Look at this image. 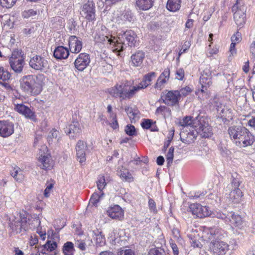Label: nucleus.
I'll use <instances>...</instances> for the list:
<instances>
[{
    "label": "nucleus",
    "mask_w": 255,
    "mask_h": 255,
    "mask_svg": "<svg viewBox=\"0 0 255 255\" xmlns=\"http://www.w3.org/2000/svg\"><path fill=\"white\" fill-rule=\"evenodd\" d=\"M156 76L154 72H151L145 75L142 81L137 87H133L130 88L128 85L122 83L117 84L114 87L109 89V93L113 97L120 98L122 100L130 99L132 98L135 93L142 89L146 88L150 85V82Z\"/></svg>",
    "instance_id": "nucleus-1"
},
{
    "label": "nucleus",
    "mask_w": 255,
    "mask_h": 255,
    "mask_svg": "<svg viewBox=\"0 0 255 255\" xmlns=\"http://www.w3.org/2000/svg\"><path fill=\"white\" fill-rule=\"evenodd\" d=\"M43 75H27L20 81V87L25 91L32 95H37L42 90Z\"/></svg>",
    "instance_id": "nucleus-2"
},
{
    "label": "nucleus",
    "mask_w": 255,
    "mask_h": 255,
    "mask_svg": "<svg viewBox=\"0 0 255 255\" xmlns=\"http://www.w3.org/2000/svg\"><path fill=\"white\" fill-rule=\"evenodd\" d=\"M213 218L221 219L225 223H229L231 225L236 227L241 228L243 224L241 217L233 212L216 211L213 214Z\"/></svg>",
    "instance_id": "nucleus-3"
},
{
    "label": "nucleus",
    "mask_w": 255,
    "mask_h": 255,
    "mask_svg": "<svg viewBox=\"0 0 255 255\" xmlns=\"http://www.w3.org/2000/svg\"><path fill=\"white\" fill-rule=\"evenodd\" d=\"M247 6L239 0L233 5L232 10L235 11L234 14V20L240 28H242L246 21Z\"/></svg>",
    "instance_id": "nucleus-4"
},
{
    "label": "nucleus",
    "mask_w": 255,
    "mask_h": 255,
    "mask_svg": "<svg viewBox=\"0 0 255 255\" xmlns=\"http://www.w3.org/2000/svg\"><path fill=\"white\" fill-rule=\"evenodd\" d=\"M229 245L221 240H212L209 245L208 251L213 255H225L229 250Z\"/></svg>",
    "instance_id": "nucleus-5"
},
{
    "label": "nucleus",
    "mask_w": 255,
    "mask_h": 255,
    "mask_svg": "<svg viewBox=\"0 0 255 255\" xmlns=\"http://www.w3.org/2000/svg\"><path fill=\"white\" fill-rule=\"evenodd\" d=\"M195 127L197 128V133L203 138H209L213 134L212 127L204 117L199 118L198 124Z\"/></svg>",
    "instance_id": "nucleus-6"
},
{
    "label": "nucleus",
    "mask_w": 255,
    "mask_h": 255,
    "mask_svg": "<svg viewBox=\"0 0 255 255\" xmlns=\"http://www.w3.org/2000/svg\"><path fill=\"white\" fill-rule=\"evenodd\" d=\"M9 63L10 67L17 74L22 72L24 61L20 54L18 51H14L9 58Z\"/></svg>",
    "instance_id": "nucleus-7"
},
{
    "label": "nucleus",
    "mask_w": 255,
    "mask_h": 255,
    "mask_svg": "<svg viewBox=\"0 0 255 255\" xmlns=\"http://www.w3.org/2000/svg\"><path fill=\"white\" fill-rule=\"evenodd\" d=\"M30 67L35 70L43 72L49 68L48 60L44 57L39 55H35L29 60Z\"/></svg>",
    "instance_id": "nucleus-8"
},
{
    "label": "nucleus",
    "mask_w": 255,
    "mask_h": 255,
    "mask_svg": "<svg viewBox=\"0 0 255 255\" xmlns=\"http://www.w3.org/2000/svg\"><path fill=\"white\" fill-rule=\"evenodd\" d=\"M113 35L105 26H102L100 28L96 30L94 36V41L96 43H104L107 41L109 44H112L114 42L112 40Z\"/></svg>",
    "instance_id": "nucleus-9"
},
{
    "label": "nucleus",
    "mask_w": 255,
    "mask_h": 255,
    "mask_svg": "<svg viewBox=\"0 0 255 255\" xmlns=\"http://www.w3.org/2000/svg\"><path fill=\"white\" fill-rule=\"evenodd\" d=\"M189 211L197 217L202 218L208 216L213 218V214L209 210L208 207L203 206L200 204L194 203L190 205L189 208Z\"/></svg>",
    "instance_id": "nucleus-10"
},
{
    "label": "nucleus",
    "mask_w": 255,
    "mask_h": 255,
    "mask_svg": "<svg viewBox=\"0 0 255 255\" xmlns=\"http://www.w3.org/2000/svg\"><path fill=\"white\" fill-rule=\"evenodd\" d=\"M95 6L93 2L88 1L82 6L80 14L88 21H92L95 19Z\"/></svg>",
    "instance_id": "nucleus-11"
},
{
    "label": "nucleus",
    "mask_w": 255,
    "mask_h": 255,
    "mask_svg": "<svg viewBox=\"0 0 255 255\" xmlns=\"http://www.w3.org/2000/svg\"><path fill=\"white\" fill-rule=\"evenodd\" d=\"M14 110L19 114L24 116L25 118L30 119L33 121H36V115L34 111L28 106L23 104H14Z\"/></svg>",
    "instance_id": "nucleus-12"
},
{
    "label": "nucleus",
    "mask_w": 255,
    "mask_h": 255,
    "mask_svg": "<svg viewBox=\"0 0 255 255\" xmlns=\"http://www.w3.org/2000/svg\"><path fill=\"white\" fill-rule=\"evenodd\" d=\"M14 125L8 121H0V136L7 137L13 133Z\"/></svg>",
    "instance_id": "nucleus-13"
},
{
    "label": "nucleus",
    "mask_w": 255,
    "mask_h": 255,
    "mask_svg": "<svg viewBox=\"0 0 255 255\" xmlns=\"http://www.w3.org/2000/svg\"><path fill=\"white\" fill-rule=\"evenodd\" d=\"M246 128L242 126H232L229 128L228 133L230 138L234 140L236 145L241 139L245 131H246Z\"/></svg>",
    "instance_id": "nucleus-14"
},
{
    "label": "nucleus",
    "mask_w": 255,
    "mask_h": 255,
    "mask_svg": "<svg viewBox=\"0 0 255 255\" xmlns=\"http://www.w3.org/2000/svg\"><path fill=\"white\" fill-rule=\"evenodd\" d=\"M90 62V56L86 53H80L74 62L75 68L79 71H83Z\"/></svg>",
    "instance_id": "nucleus-15"
},
{
    "label": "nucleus",
    "mask_w": 255,
    "mask_h": 255,
    "mask_svg": "<svg viewBox=\"0 0 255 255\" xmlns=\"http://www.w3.org/2000/svg\"><path fill=\"white\" fill-rule=\"evenodd\" d=\"M119 35L120 40H123L124 42L125 40H126L129 46L132 47L135 46L136 35L133 31L129 30L126 31H122L119 33Z\"/></svg>",
    "instance_id": "nucleus-16"
},
{
    "label": "nucleus",
    "mask_w": 255,
    "mask_h": 255,
    "mask_svg": "<svg viewBox=\"0 0 255 255\" xmlns=\"http://www.w3.org/2000/svg\"><path fill=\"white\" fill-rule=\"evenodd\" d=\"M255 141V137L247 128L246 131L243 134L241 139L237 143L236 145L240 147H246L252 145Z\"/></svg>",
    "instance_id": "nucleus-17"
},
{
    "label": "nucleus",
    "mask_w": 255,
    "mask_h": 255,
    "mask_svg": "<svg viewBox=\"0 0 255 255\" xmlns=\"http://www.w3.org/2000/svg\"><path fill=\"white\" fill-rule=\"evenodd\" d=\"M68 44L69 49L72 53H78L82 49V42L80 38L75 35L69 37Z\"/></svg>",
    "instance_id": "nucleus-18"
},
{
    "label": "nucleus",
    "mask_w": 255,
    "mask_h": 255,
    "mask_svg": "<svg viewBox=\"0 0 255 255\" xmlns=\"http://www.w3.org/2000/svg\"><path fill=\"white\" fill-rule=\"evenodd\" d=\"M87 149L86 143L82 140H79L76 146L77 160L81 163L86 161V150Z\"/></svg>",
    "instance_id": "nucleus-19"
},
{
    "label": "nucleus",
    "mask_w": 255,
    "mask_h": 255,
    "mask_svg": "<svg viewBox=\"0 0 255 255\" xmlns=\"http://www.w3.org/2000/svg\"><path fill=\"white\" fill-rule=\"evenodd\" d=\"M178 91H169L166 94L163 102L168 106H174L177 104L180 98Z\"/></svg>",
    "instance_id": "nucleus-20"
},
{
    "label": "nucleus",
    "mask_w": 255,
    "mask_h": 255,
    "mask_svg": "<svg viewBox=\"0 0 255 255\" xmlns=\"http://www.w3.org/2000/svg\"><path fill=\"white\" fill-rule=\"evenodd\" d=\"M38 161L39 166L43 169L49 170L53 166V161L49 154H41Z\"/></svg>",
    "instance_id": "nucleus-21"
},
{
    "label": "nucleus",
    "mask_w": 255,
    "mask_h": 255,
    "mask_svg": "<svg viewBox=\"0 0 255 255\" xmlns=\"http://www.w3.org/2000/svg\"><path fill=\"white\" fill-rule=\"evenodd\" d=\"M197 134L196 130H190L189 132L182 130L180 133V137L182 142L186 144H190L196 139Z\"/></svg>",
    "instance_id": "nucleus-22"
},
{
    "label": "nucleus",
    "mask_w": 255,
    "mask_h": 255,
    "mask_svg": "<svg viewBox=\"0 0 255 255\" xmlns=\"http://www.w3.org/2000/svg\"><path fill=\"white\" fill-rule=\"evenodd\" d=\"M11 74L3 67L0 66V84H1L6 90L10 91L12 90L9 84L6 82L10 79Z\"/></svg>",
    "instance_id": "nucleus-23"
},
{
    "label": "nucleus",
    "mask_w": 255,
    "mask_h": 255,
    "mask_svg": "<svg viewBox=\"0 0 255 255\" xmlns=\"http://www.w3.org/2000/svg\"><path fill=\"white\" fill-rule=\"evenodd\" d=\"M212 74L209 69L206 68L201 74L200 78V83L202 88H207L212 84Z\"/></svg>",
    "instance_id": "nucleus-24"
},
{
    "label": "nucleus",
    "mask_w": 255,
    "mask_h": 255,
    "mask_svg": "<svg viewBox=\"0 0 255 255\" xmlns=\"http://www.w3.org/2000/svg\"><path fill=\"white\" fill-rule=\"evenodd\" d=\"M243 196V193L240 189H232L230 193L227 196L230 203L237 204L240 202Z\"/></svg>",
    "instance_id": "nucleus-25"
},
{
    "label": "nucleus",
    "mask_w": 255,
    "mask_h": 255,
    "mask_svg": "<svg viewBox=\"0 0 255 255\" xmlns=\"http://www.w3.org/2000/svg\"><path fill=\"white\" fill-rule=\"evenodd\" d=\"M112 40L113 41L112 44H110L112 45V50L114 52L117 53L118 56H121V53L125 49V44L123 40H120L119 36L118 38L112 36Z\"/></svg>",
    "instance_id": "nucleus-26"
},
{
    "label": "nucleus",
    "mask_w": 255,
    "mask_h": 255,
    "mask_svg": "<svg viewBox=\"0 0 255 255\" xmlns=\"http://www.w3.org/2000/svg\"><path fill=\"white\" fill-rule=\"evenodd\" d=\"M144 58V52L142 51L138 50L131 55L130 56V62L133 66L139 67L142 65Z\"/></svg>",
    "instance_id": "nucleus-27"
},
{
    "label": "nucleus",
    "mask_w": 255,
    "mask_h": 255,
    "mask_svg": "<svg viewBox=\"0 0 255 255\" xmlns=\"http://www.w3.org/2000/svg\"><path fill=\"white\" fill-rule=\"evenodd\" d=\"M69 55V49L63 46L57 47L53 53L54 57L57 59H65L68 58Z\"/></svg>",
    "instance_id": "nucleus-28"
},
{
    "label": "nucleus",
    "mask_w": 255,
    "mask_h": 255,
    "mask_svg": "<svg viewBox=\"0 0 255 255\" xmlns=\"http://www.w3.org/2000/svg\"><path fill=\"white\" fill-rule=\"evenodd\" d=\"M109 216L112 219L121 220L124 216V213L119 205H115L107 211Z\"/></svg>",
    "instance_id": "nucleus-29"
},
{
    "label": "nucleus",
    "mask_w": 255,
    "mask_h": 255,
    "mask_svg": "<svg viewBox=\"0 0 255 255\" xmlns=\"http://www.w3.org/2000/svg\"><path fill=\"white\" fill-rule=\"evenodd\" d=\"M218 233V231L215 228H207L204 229L203 232V237L205 239L212 241L216 239V236Z\"/></svg>",
    "instance_id": "nucleus-30"
},
{
    "label": "nucleus",
    "mask_w": 255,
    "mask_h": 255,
    "mask_svg": "<svg viewBox=\"0 0 255 255\" xmlns=\"http://www.w3.org/2000/svg\"><path fill=\"white\" fill-rule=\"evenodd\" d=\"M154 0H136V5L142 10L150 9L153 5Z\"/></svg>",
    "instance_id": "nucleus-31"
},
{
    "label": "nucleus",
    "mask_w": 255,
    "mask_h": 255,
    "mask_svg": "<svg viewBox=\"0 0 255 255\" xmlns=\"http://www.w3.org/2000/svg\"><path fill=\"white\" fill-rule=\"evenodd\" d=\"M181 2L182 0H168L166 8L170 11H177L180 8Z\"/></svg>",
    "instance_id": "nucleus-32"
},
{
    "label": "nucleus",
    "mask_w": 255,
    "mask_h": 255,
    "mask_svg": "<svg viewBox=\"0 0 255 255\" xmlns=\"http://www.w3.org/2000/svg\"><path fill=\"white\" fill-rule=\"evenodd\" d=\"M93 233L95 236L94 239L97 246L102 247L105 245L106 239L101 231L96 229L93 231Z\"/></svg>",
    "instance_id": "nucleus-33"
},
{
    "label": "nucleus",
    "mask_w": 255,
    "mask_h": 255,
    "mask_svg": "<svg viewBox=\"0 0 255 255\" xmlns=\"http://www.w3.org/2000/svg\"><path fill=\"white\" fill-rule=\"evenodd\" d=\"M10 174L18 182H21L24 178L22 170L17 166H15L10 171Z\"/></svg>",
    "instance_id": "nucleus-34"
},
{
    "label": "nucleus",
    "mask_w": 255,
    "mask_h": 255,
    "mask_svg": "<svg viewBox=\"0 0 255 255\" xmlns=\"http://www.w3.org/2000/svg\"><path fill=\"white\" fill-rule=\"evenodd\" d=\"M195 124L193 117L186 116L179 121V124L180 126L185 127L187 126L194 127Z\"/></svg>",
    "instance_id": "nucleus-35"
},
{
    "label": "nucleus",
    "mask_w": 255,
    "mask_h": 255,
    "mask_svg": "<svg viewBox=\"0 0 255 255\" xmlns=\"http://www.w3.org/2000/svg\"><path fill=\"white\" fill-rule=\"evenodd\" d=\"M62 251L63 254H68V255H73L75 251L74 244L71 242H66L63 247Z\"/></svg>",
    "instance_id": "nucleus-36"
},
{
    "label": "nucleus",
    "mask_w": 255,
    "mask_h": 255,
    "mask_svg": "<svg viewBox=\"0 0 255 255\" xmlns=\"http://www.w3.org/2000/svg\"><path fill=\"white\" fill-rule=\"evenodd\" d=\"M241 181L240 176L236 173L232 175L231 185L232 189H236L239 188L240 185Z\"/></svg>",
    "instance_id": "nucleus-37"
},
{
    "label": "nucleus",
    "mask_w": 255,
    "mask_h": 255,
    "mask_svg": "<svg viewBox=\"0 0 255 255\" xmlns=\"http://www.w3.org/2000/svg\"><path fill=\"white\" fill-rule=\"evenodd\" d=\"M68 134L74 133L77 134L81 132V129L79 128V124L77 122H73L70 125L68 128V130L67 131Z\"/></svg>",
    "instance_id": "nucleus-38"
},
{
    "label": "nucleus",
    "mask_w": 255,
    "mask_h": 255,
    "mask_svg": "<svg viewBox=\"0 0 255 255\" xmlns=\"http://www.w3.org/2000/svg\"><path fill=\"white\" fill-rule=\"evenodd\" d=\"M40 223L41 222L38 218L31 219L30 220L28 219V230H34L38 228L40 225Z\"/></svg>",
    "instance_id": "nucleus-39"
},
{
    "label": "nucleus",
    "mask_w": 255,
    "mask_h": 255,
    "mask_svg": "<svg viewBox=\"0 0 255 255\" xmlns=\"http://www.w3.org/2000/svg\"><path fill=\"white\" fill-rule=\"evenodd\" d=\"M221 118L225 119L226 121H229L233 119V115L231 111L228 110L227 108H224L222 109L220 113Z\"/></svg>",
    "instance_id": "nucleus-40"
},
{
    "label": "nucleus",
    "mask_w": 255,
    "mask_h": 255,
    "mask_svg": "<svg viewBox=\"0 0 255 255\" xmlns=\"http://www.w3.org/2000/svg\"><path fill=\"white\" fill-rule=\"evenodd\" d=\"M100 194L97 193H94L92 195L90 200V203L92 204H93L94 206H96L97 204L99 202L100 199L103 197L104 194L102 191L101 192H100Z\"/></svg>",
    "instance_id": "nucleus-41"
},
{
    "label": "nucleus",
    "mask_w": 255,
    "mask_h": 255,
    "mask_svg": "<svg viewBox=\"0 0 255 255\" xmlns=\"http://www.w3.org/2000/svg\"><path fill=\"white\" fill-rule=\"evenodd\" d=\"M57 243L56 242L51 241H47L46 243L42 245L41 248H43L44 249H46L48 251L52 252L55 250L57 248Z\"/></svg>",
    "instance_id": "nucleus-42"
},
{
    "label": "nucleus",
    "mask_w": 255,
    "mask_h": 255,
    "mask_svg": "<svg viewBox=\"0 0 255 255\" xmlns=\"http://www.w3.org/2000/svg\"><path fill=\"white\" fill-rule=\"evenodd\" d=\"M106 185V183L104 176L103 175H100L98 177V181H97V186L100 192L102 191Z\"/></svg>",
    "instance_id": "nucleus-43"
},
{
    "label": "nucleus",
    "mask_w": 255,
    "mask_h": 255,
    "mask_svg": "<svg viewBox=\"0 0 255 255\" xmlns=\"http://www.w3.org/2000/svg\"><path fill=\"white\" fill-rule=\"evenodd\" d=\"M120 177L123 180L127 181H130L132 178L131 175L128 171L120 170L118 172Z\"/></svg>",
    "instance_id": "nucleus-44"
},
{
    "label": "nucleus",
    "mask_w": 255,
    "mask_h": 255,
    "mask_svg": "<svg viewBox=\"0 0 255 255\" xmlns=\"http://www.w3.org/2000/svg\"><path fill=\"white\" fill-rule=\"evenodd\" d=\"M111 119L110 126L114 129H116L119 128V124L117 121L116 114H112L110 116Z\"/></svg>",
    "instance_id": "nucleus-45"
},
{
    "label": "nucleus",
    "mask_w": 255,
    "mask_h": 255,
    "mask_svg": "<svg viewBox=\"0 0 255 255\" xmlns=\"http://www.w3.org/2000/svg\"><path fill=\"white\" fill-rule=\"evenodd\" d=\"M17 0H0V5L6 8H10L15 3Z\"/></svg>",
    "instance_id": "nucleus-46"
},
{
    "label": "nucleus",
    "mask_w": 255,
    "mask_h": 255,
    "mask_svg": "<svg viewBox=\"0 0 255 255\" xmlns=\"http://www.w3.org/2000/svg\"><path fill=\"white\" fill-rule=\"evenodd\" d=\"M149 255H166L165 251L161 248H153L150 250Z\"/></svg>",
    "instance_id": "nucleus-47"
},
{
    "label": "nucleus",
    "mask_w": 255,
    "mask_h": 255,
    "mask_svg": "<svg viewBox=\"0 0 255 255\" xmlns=\"http://www.w3.org/2000/svg\"><path fill=\"white\" fill-rule=\"evenodd\" d=\"M125 132L130 136H133L136 134V130L135 127L132 125H127L125 128Z\"/></svg>",
    "instance_id": "nucleus-48"
},
{
    "label": "nucleus",
    "mask_w": 255,
    "mask_h": 255,
    "mask_svg": "<svg viewBox=\"0 0 255 255\" xmlns=\"http://www.w3.org/2000/svg\"><path fill=\"white\" fill-rule=\"evenodd\" d=\"M11 226L12 228L14 230L19 232L21 231L22 230V226H21V217L20 218V219H17L16 221H13L11 223Z\"/></svg>",
    "instance_id": "nucleus-49"
},
{
    "label": "nucleus",
    "mask_w": 255,
    "mask_h": 255,
    "mask_svg": "<svg viewBox=\"0 0 255 255\" xmlns=\"http://www.w3.org/2000/svg\"><path fill=\"white\" fill-rule=\"evenodd\" d=\"M59 134V131L55 129H52L49 132L47 137L49 142L52 141V139H56Z\"/></svg>",
    "instance_id": "nucleus-50"
},
{
    "label": "nucleus",
    "mask_w": 255,
    "mask_h": 255,
    "mask_svg": "<svg viewBox=\"0 0 255 255\" xmlns=\"http://www.w3.org/2000/svg\"><path fill=\"white\" fill-rule=\"evenodd\" d=\"M36 14L37 12L36 11L32 9H29L28 10H25L24 11H23L22 13V16L24 18H27L31 16L35 15Z\"/></svg>",
    "instance_id": "nucleus-51"
},
{
    "label": "nucleus",
    "mask_w": 255,
    "mask_h": 255,
    "mask_svg": "<svg viewBox=\"0 0 255 255\" xmlns=\"http://www.w3.org/2000/svg\"><path fill=\"white\" fill-rule=\"evenodd\" d=\"M192 91L191 89L189 87H185V88H182L180 91H178L179 93V97L181 96H186Z\"/></svg>",
    "instance_id": "nucleus-52"
},
{
    "label": "nucleus",
    "mask_w": 255,
    "mask_h": 255,
    "mask_svg": "<svg viewBox=\"0 0 255 255\" xmlns=\"http://www.w3.org/2000/svg\"><path fill=\"white\" fill-rule=\"evenodd\" d=\"M175 75L176 79L181 81L183 80L185 75L184 70L183 69L179 68L177 69L176 71Z\"/></svg>",
    "instance_id": "nucleus-53"
},
{
    "label": "nucleus",
    "mask_w": 255,
    "mask_h": 255,
    "mask_svg": "<svg viewBox=\"0 0 255 255\" xmlns=\"http://www.w3.org/2000/svg\"><path fill=\"white\" fill-rule=\"evenodd\" d=\"M166 81V79L161 78V77H159L156 84H155V88L161 90L162 89V85L165 83Z\"/></svg>",
    "instance_id": "nucleus-54"
},
{
    "label": "nucleus",
    "mask_w": 255,
    "mask_h": 255,
    "mask_svg": "<svg viewBox=\"0 0 255 255\" xmlns=\"http://www.w3.org/2000/svg\"><path fill=\"white\" fill-rule=\"evenodd\" d=\"M138 113L139 112L137 110L134 109L132 112L128 116L131 123L135 122L136 119H138Z\"/></svg>",
    "instance_id": "nucleus-55"
},
{
    "label": "nucleus",
    "mask_w": 255,
    "mask_h": 255,
    "mask_svg": "<svg viewBox=\"0 0 255 255\" xmlns=\"http://www.w3.org/2000/svg\"><path fill=\"white\" fill-rule=\"evenodd\" d=\"M152 125V121L149 119H144L141 123V126L143 128L149 129Z\"/></svg>",
    "instance_id": "nucleus-56"
},
{
    "label": "nucleus",
    "mask_w": 255,
    "mask_h": 255,
    "mask_svg": "<svg viewBox=\"0 0 255 255\" xmlns=\"http://www.w3.org/2000/svg\"><path fill=\"white\" fill-rule=\"evenodd\" d=\"M21 224L22 230H28V220H27V218L21 217Z\"/></svg>",
    "instance_id": "nucleus-57"
},
{
    "label": "nucleus",
    "mask_w": 255,
    "mask_h": 255,
    "mask_svg": "<svg viewBox=\"0 0 255 255\" xmlns=\"http://www.w3.org/2000/svg\"><path fill=\"white\" fill-rule=\"evenodd\" d=\"M117 255H134L133 251L130 249L121 250L118 252Z\"/></svg>",
    "instance_id": "nucleus-58"
},
{
    "label": "nucleus",
    "mask_w": 255,
    "mask_h": 255,
    "mask_svg": "<svg viewBox=\"0 0 255 255\" xmlns=\"http://www.w3.org/2000/svg\"><path fill=\"white\" fill-rule=\"evenodd\" d=\"M148 206L150 211H153L154 212H157L155 202L151 198H150L148 200Z\"/></svg>",
    "instance_id": "nucleus-59"
},
{
    "label": "nucleus",
    "mask_w": 255,
    "mask_h": 255,
    "mask_svg": "<svg viewBox=\"0 0 255 255\" xmlns=\"http://www.w3.org/2000/svg\"><path fill=\"white\" fill-rule=\"evenodd\" d=\"M241 38V34L239 32H237L236 34H234L231 37L232 42L235 43L239 42Z\"/></svg>",
    "instance_id": "nucleus-60"
},
{
    "label": "nucleus",
    "mask_w": 255,
    "mask_h": 255,
    "mask_svg": "<svg viewBox=\"0 0 255 255\" xmlns=\"http://www.w3.org/2000/svg\"><path fill=\"white\" fill-rule=\"evenodd\" d=\"M170 76V70L169 68H166L164 69L163 72L160 75V77L161 78L165 79L167 81L169 78Z\"/></svg>",
    "instance_id": "nucleus-61"
},
{
    "label": "nucleus",
    "mask_w": 255,
    "mask_h": 255,
    "mask_svg": "<svg viewBox=\"0 0 255 255\" xmlns=\"http://www.w3.org/2000/svg\"><path fill=\"white\" fill-rule=\"evenodd\" d=\"M38 242V238L36 235H34L33 236H31L29 240V245L30 246H33L37 244Z\"/></svg>",
    "instance_id": "nucleus-62"
},
{
    "label": "nucleus",
    "mask_w": 255,
    "mask_h": 255,
    "mask_svg": "<svg viewBox=\"0 0 255 255\" xmlns=\"http://www.w3.org/2000/svg\"><path fill=\"white\" fill-rule=\"evenodd\" d=\"M173 157L174 154L169 153L167 152V154H166V156L167 166H170L171 164L172 163Z\"/></svg>",
    "instance_id": "nucleus-63"
},
{
    "label": "nucleus",
    "mask_w": 255,
    "mask_h": 255,
    "mask_svg": "<svg viewBox=\"0 0 255 255\" xmlns=\"http://www.w3.org/2000/svg\"><path fill=\"white\" fill-rule=\"evenodd\" d=\"M170 246L172 249L174 255H178L179 251L177 245L175 243H171Z\"/></svg>",
    "instance_id": "nucleus-64"
}]
</instances>
